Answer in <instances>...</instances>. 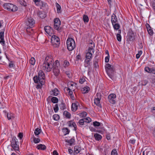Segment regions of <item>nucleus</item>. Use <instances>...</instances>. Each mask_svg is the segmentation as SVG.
<instances>
[{"label":"nucleus","mask_w":155,"mask_h":155,"mask_svg":"<svg viewBox=\"0 0 155 155\" xmlns=\"http://www.w3.org/2000/svg\"><path fill=\"white\" fill-rule=\"evenodd\" d=\"M45 74L42 70H40L38 73V76H35L33 78L34 82L38 83L36 87L37 89L41 88L42 85L45 83Z\"/></svg>","instance_id":"1"},{"label":"nucleus","mask_w":155,"mask_h":155,"mask_svg":"<svg viewBox=\"0 0 155 155\" xmlns=\"http://www.w3.org/2000/svg\"><path fill=\"white\" fill-rule=\"evenodd\" d=\"M53 62L51 58L46 57L44 63L41 66V68L46 71H50L54 66Z\"/></svg>","instance_id":"2"},{"label":"nucleus","mask_w":155,"mask_h":155,"mask_svg":"<svg viewBox=\"0 0 155 155\" xmlns=\"http://www.w3.org/2000/svg\"><path fill=\"white\" fill-rule=\"evenodd\" d=\"M105 68L107 74L110 80H113L114 73L113 66L109 64H107L105 65Z\"/></svg>","instance_id":"3"},{"label":"nucleus","mask_w":155,"mask_h":155,"mask_svg":"<svg viewBox=\"0 0 155 155\" xmlns=\"http://www.w3.org/2000/svg\"><path fill=\"white\" fill-rule=\"evenodd\" d=\"M66 44L68 49L69 51L73 50L75 47V41L72 38H68Z\"/></svg>","instance_id":"4"},{"label":"nucleus","mask_w":155,"mask_h":155,"mask_svg":"<svg viewBox=\"0 0 155 155\" xmlns=\"http://www.w3.org/2000/svg\"><path fill=\"white\" fill-rule=\"evenodd\" d=\"M3 6L5 9L10 11L15 12L18 10L16 5L10 3H5L3 5Z\"/></svg>","instance_id":"5"},{"label":"nucleus","mask_w":155,"mask_h":155,"mask_svg":"<svg viewBox=\"0 0 155 155\" xmlns=\"http://www.w3.org/2000/svg\"><path fill=\"white\" fill-rule=\"evenodd\" d=\"M59 62L58 60H56L54 64L53 68V72L55 76H58L59 73Z\"/></svg>","instance_id":"6"},{"label":"nucleus","mask_w":155,"mask_h":155,"mask_svg":"<svg viewBox=\"0 0 155 155\" xmlns=\"http://www.w3.org/2000/svg\"><path fill=\"white\" fill-rule=\"evenodd\" d=\"M92 46H91V48H90L88 50V52L86 53V59H88V60L91 59L92 57V54L94 53V50L93 47H94V44H92V43H91Z\"/></svg>","instance_id":"7"},{"label":"nucleus","mask_w":155,"mask_h":155,"mask_svg":"<svg viewBox=\"0 0 155 155\" xmlns=\"http://www.w3.org/2000/svg\"><path fill=\"white\" fill-rule=\"evenodd\" d=\"M61 25V21L58 18L54 19V28L55 29L57 30L59 32L61 31V28H59Z\"/></svg>","instance_id":"8"},{"label":"nucleus","mask_w":155,"mask_h":155,"mask_svg":"<svg viewBox=\"0 0 155 155\" xmlns=\"http://www.w3.org/2000/svg\"><path fill=\"white\" fill-rule=\"evenodd\" d=\"M18 140L15 137H13L12 139L11 146L15 150H18L19 149L18 145L17 144Z\"/></svg>","instance_id":"9"},{"label":"nucleus","mask_w":155,"mask_h":155,"mask_svg":"<svg viewBox=\"0 0 155 155\" xmlns=\"http://www.w3.org/2000/svg\"><path fill=\"white\" fill-rule=\"evenodd\" d=\"M26 25L30 28L34 26L35 24L34 20L31 17L28 18L26 20Z\"/></svg>","instance_id":"10"},{"label":"nucleus","mask_w":155,"mask_h":155,"mask_svg":"<svg viewBox=\"0 0 155 155\" xmlns=\"http://www.w3.org/2000/svg\"><path fill=\"white\" fill-rule=\"evenodd\" d=\"M116 95L114 94H110L108 97L109 101L112 104H114L116 103Z\"/></svg>","instance_id":"11"},{"label":"nucleus","mask_w":155,"mask_h":155,"mask_svg":"<svg viewBox=\"0 0 155 155\" xmlns=\"http://www.w3.org/2000/svg\"><path fill=\"white\" fill-rule=\"evenodd\" d=\"M51 41L53 44H55L57 45L60 44V40L58 37L55 35H53L52 36L51 38Z\"/></svg>","instance_id":"12"},{"label":"nucleus","mask_w":155,"mask_h":155,"mask_svg":"<svg viewBox=\"0 0 155 155\" xmlns=\"http://www.w3.org/2000/svg\"><path fill=\"white\" fill-rule=\"evenodd\" d=\"M76 84L73 82H70L68 84V87L67 88V90L74 91L75 88H76Z\"/></svg>","instance_id":"13"},{"label":"nucleus","mask_w":155,"mask_h":155,"mask_svg":"<svg viewBox=\"0 0 155 155\" xmlns=\"http://www.w3.org/2000/svg\"><path fill=\"white\" fill-rule=\"evenodd\" d=\"M4 31L3 30V31H2L0 33V42L2 45H4L5 44V41L4 40Z\"/></svg>","instance_id":"14"},{"label":"nucleus","mask_w":155,"mask_h":155,"mask_svg":"<svg viewBox=\"0 0 155 155\" xmlns=\"http://www.w3.org/2000/svg\"><path fill=\"white\" fill-rule=\"evenodd\" d=\"M45 32L48 34L51 35L52 33L53 29L49 26H46L44 28Z\"/></svg>","instance_id":"15"},{"label":"nucleus","mask_w":155,"mask_h":155,"mask_svg":"<svg viewBox=\"0 0 155 155\" xmlns=\"http://www.w3.org/2000/svg\"><path fill=\"white\" fill-rule=\"evenodd\" d=\"M79 104V103L77 101H76L75 103H72L71 107L72 111H76L78 109V106Z\"/></svg>","instance_id":"16"},{"label":"nucleus","mask_w":155,"mask_h":155,"mask_svg":"<svg viewBox=\"0 0 155 155\" xmlns=\"http://www.w3.org/2000/svg\"><path fill=\"white\" fill-rule=\"evenodd\" d=\"M59 93V92L58 89L55 88L50 92V94L52 95L56 96Z\"/></svg>","instance_id":"17"},{"label":"nucleus","mask_w":155,"mask_h":155,"mask_svg":"<svg viewBox=\"0 0 155 155\" xmlns=\"http://www.w3.org/2000/svg\"><path fill=\"white\" fill-rule=\"evenodd\" d=\"M117 21L116 15L113 14L111 16V22L112 24L117 23Z\"/></svg>","instance_id":"18"},{"label":"nucleus","mask_w":155,"mask_h":155,"mask_svg":"<svg viewBox=\"0 0 155 155\" xmlns=\"http://www.w3.org/2000/svg\"><path fill=\"white\" fill-rule=\"evenodd\" d=\"M101 100L97 99L95 98L94 100V103L96 104L97 106H98L100 108H101V106L100 104V101Z\"/></svg>","instance_id":"19"},{"label":"nucleus","mask_w":155,"mask_h":155,"mask_svg":"<svg viewBox=\"0 0 155 155\" xmlns=\"http://www.w3.org/2000/svg\"><path fill=\"white\" fill-rule=\"evenodd\" d=\"M7 116L8 120H12L15 117V115L11 113H8Z\"/></svg>","instance_id":"20"},{"label":"nucleus","mask_w":155,"mask_h":155,"mask_svg":"<svg viewBox=\"0 0 155 155\" xmlns=\"http://www.w3.org/2000/svg\"><path fill=\"white\" fill-rule=\"evenodd\" d=\"M128 37L129 38L130 41L133 40L134 38V35L132 32H129L128 33Z\"/></svg>","instance_id":"21"},{"label":"nucleus","mask_w":155,"mask_h":155,"mask_svg":"<svg viewBox=\"0 0 155 155\" xmlns=\"http://www.w3.org/2000/svg\"><path fill=\"white\" fill-rule=\"evenodd\" d=\"M37 148L38 150H44L46 148V147L44 145L39 144L37 147Z\"/></svg>","instance_id":"22"},{"label":"nucleus","mask_w":155,"mask_h":155,"mask_svg":"<svg viewBox=\"0 0 155 155\" xmlns=\"http://www.w3.org/2000/svg\"><path fill=\"white\" fill-rule=\"evenodd\" d=\"M91 59L88 60V59H86L84 61V66L85 67H88L90 66V61Z\"/></svg>","instance_id":"23"},{"label":"nucleus","mask_w":155,"mask_h":155,"mask_svg":"<svg viewBox=\"0 0 155 155\" xmlns=\"http://www.w3.org/2000/svg\"><path fill=\"white\" fill-rule=\"evenodd\" d=\"M68 125L69 127H73L74 129L75 130V128L76 127V126L75 123L72 121H69L68 123Z\"/></svg>","instance_id":"24"},{"label":"nucleus","mask_w":155,"mask_h":155,"mask_svg":"<svg viewBox=\"0 0 155 155\" xmlns=\"http://www.w3.org/2000/svg\"><path fill=\"white\" fill-rule=\"evenodd\" d=\"M154 68H150L148 67H146L144 68L145 71L148 73H152Z\"/></svg>","instance_id":"25"},{"label":"nucleus","mask_w":155,"mask_h":155,"mask_svg":"<svg viewBox=\"0 0 155 155\" xmlns=\"http://www.w3.org/2000/svg\"><path fill=\"white\" fill-rule=\"evenodd\" d=\"M90 90V88L88 87H86L83 88L82 90L83 94H85L88 92Z\"/></svg>","instance_id":"26"},{"label":"nucleus","mask_w":155,"mask_h":155,"mask_svg":"<svg viewBox=\"0 0 155 155\" xmlns=\"http://www.w3.org/2000/svg\"><path fill=\"white\" fill-rule=\"evenodd\" d=\"M63 115L68 118H70L71 117V114L66 111H65L64 112Z\"/></svg>","instance_id":"27"},{"label":"nucleus","mask_w":155,"mask_h":155,"mask_svg":"<svg viewBox=\"0 0 155 155\" xmlns=\"http://www.w3.org/2000/svg\"><path fill=\"white\" fill-rule=\"evenodd\" d=\"M94 137L95 139L97 140H100L102 138V136L101 135L98 134H95L94 135Z\"/></svg>","instance_id":"28"},{"label":"nucleus","mask_w":155,"mask_h":155,"mask_svg":"<svg viewBox=\"0 0 155 155\" xmlns=\"http://www.w3.org/2000/svg\"><path fill=\"white\" fill-rule=\"evenodd\" d=\"M38 15L41 18H45L46 16V15L44 12H43L40 11L38 12Z\"/></svg>","instance_id":"29"},{"label":"nucleus","mask_w":155,"mask_h":155,"mask_svg":"<svg viewBox=\"0 0 155 155\" xmlns=\"http://www.w3.org/2000/svg\"><path fill=\"white\" fill-rule=\"evenodd\" d=\"M83 20L84 23H87L89 21L88 16L86 15H84L83 16Z\"/></svg>","instance_id":"30"},{"label":"nucleus","mask_w":155,"mask_h":155,"mask_svg":"<svg viewBox=\"0 0 155 155\" xmlns=\"http://www.w3.org/2000/svg\"><path fill=\"white\" fill-rule=\"evenodd\" d=\"M57 12L58 13H60L61 12V7L60 5L58 3H57L56 5Z\"/></svg>","instance_id":"31"},{"label":"nucleus","mask_w":155,"mask_h":155,"mask_svg":"<svg viewBox=\"0 0 155 155\" xmlns=\"http://www.w3.org/2000/svg\"><path fill=\"white\" fill-rule=\"evenodd\" d=\"M113 27L115 29L118 30L120 28V25L118 23H115L112 24Z\"/></svg>","instance_id":"32"},{"label":"nucleus","mask_w":155,"mask_h":155,"mask_svg":"<svg viewBox=\"0 0 155 155\" xmlns=\"http://www.w3.org/2000/svg\"><path fill=\"white\" fill-rule=\"evenodd\" d=\"M69 96L72 100H74L75 98L74 95L73 94L72 91H69Z\"/></svg>","instance_id":"33"},{"label":"nucleus","mask_w":155,"mask_h":155,"mask_svg":"<svg viewBox=\"0 0 155 155\" xmlns=\"http://www.w3.org/2000/svg\"><path fill=\"white\" fill-rule=\"evenodd\" d=\"M41 130L38 128H36L35 131L34 133L36 135H38L41 133Z\"/></svg>","instance_id":"34"},{"label":"nucleus","mask_w":155,"mask_h":155,"mask_svg":"<svg viewBox=\"0 0 155 155\" xmlns=\"http://www.w3.org/2000/svg\"><path fill=\"white\" fill-rule=\"evenodd\" d=\"M29 62L31 64L34 65L35 62V58L33 57L31 58Z\"/></svg>","instance_id":"35"},{"label":"nucleus","mask_w":155,"mask_h":155,"mask_svg":"<svg viewBox=\"0 0 155 155\" xmlns=\"http://www.w3.org/2000/svg\"><path fill=\"white\" fill-rule=\"evenodd\" d=\"M87 113L85 112H83L78 114L81 117H85L87 115Z\"/></svg>","instance_id":"36"},{"label":"nucleus","mask_w":155,"mask_h":155,"mask_svg":"<svg viewBox=\"0 0 155 155\" xmlns=\"http://www.w3.org/2000/svg\"><path fill=\"white\" fill-rule=\"evenodd\" d=\"M51 101L54 103H56L58 101V99L55 97H53L51 98Z\"/></svg>","instance_id":"37"},{"label":"nucleus","mask_w":155,"mask_h":155,"mask_svg":"<svg viewBox=\"0 0 155 155\" xmlns=\"http://www.w3.org/2000/svg\"><path fill=\"white\" fill-rule=\"evenodd\" d=\"M66 142L69 143L70 145H71L74 142V140L73 138H71L70 140H66Z\"/></svg>","instance_id":"38"},{"label":"nucleus","mask_w":155,"mask_h":155,"mask_svg":"<svg viewBox=\"0 0 155 155\" xmlns=\"http://www.w3.org/2000/svg\"><path fill=\"white\" fill-rule=\"evenodd\" d=\"M53 118L54 120H57L59 119V116L58 114H54L53 116Z\"/></svg>","instance_id":"39"},{"label":"nucleus","mask_w":155,"mask_h":155,"mask_svg":"<svg viewBox=\"0 0 155 155\" xmlns=\"http://www.w3.org/2000/svg\"><path fill=\"white\" fill-rule=\"evenodd\" d=\"M74 151L76 153H78L80 152V149L78 147L75 146L74 147Z\"/></svg>","instance_id":"40"},{"label":"nucleus","mask_w":155,"mask_h":155,"mask_svg":"<svg viewBox=\"0 0 155 155\" xmlns=\"http://www.w3.org/2000/svg\"><path fill=\"white\" fill-rule=\"evenodd\" d=\"M64 67H68L69 65V62L67 60H64Z\"/></svg>","instance_id":"41"},{"label":"nucleus","mask_w":155,"mask_h":155,"mask_svg":"<svg viewBox=\"0 0 155 155\" xmlns=\"http://www.w3.org/2000/svg\"><path fill=\"white\" fill-rule=\"evenodd\" d=\"M33 141L35 143H37L40 142V140L39 138H36L34 137L33 139Z\"/></svg>","instance_id":"42"},{"label":"nucleus","mask_w":155,"mask_h":155,"mask_svg":"<svg viewBox=\"0 0 155 155\" xmlns=\"http://www.w3.org/2000/svg\"><path fill=\"white\" fill-rule=\"evenodd\" d=\"M147 31L149 33V34L150 35H153V30L151 29V27L150 28H148V29H147Z\"/></svg>","instance_id":"43"},{"label":"nucleus","mask_w":155,"mask_h":155,"mask_svg":"<svg viewBox=\"0 0 155 155\" xmlns=\"http://www.w3.org/2000/svg\"><path fill=\"white\" fill-rule=\"evenodd\" d=\"M84 122H85L84 119L80 120L79 121V124L81 125H83Z\"/></svg>","instance_id":"44"},{"label":"nucleus","mask_w":155,"mask_h":155,"mask_svg":"<svg viewBox=\"0 0 155 155\" xmlns=\"http://www.w3.org/2000/svg\"><path fill=\"white\" fill-rule=\"evenodd\" d=\"M142 51H140L138 52V53L136 55V58L137 59L139 58L140 55L142 54Z\"/></svg>","instance_id":"45"},{"label":"nucleus","mask_w":155,"mask_h":155,"mask_svg":"<svg viewBox=\"0 0 155 155\" xmlns=\"http://www.w3.org/2000/svg\"><path fill=\"white\" fill-rule=\"evenodd\" d=\"M100 125V123L98 122L95 121L93 122V125L95 127H98Z\"/></svg>","instance_id":"46"},{"label":"nucleus","mask_w":155,"mask_h":155,"mask_svg":"<svg viewBox=\"0 0 155 155\" xmlns=\"http://www.w3.org/2000/svg\"><path fill=\"white\" fill-rule=\"evenodd\" d=\"M54 110L55 112H57L58 110V107L57 104H56L54 107Z\"/></svg>","instance_id":"47"},{"label":"nucleus","mask_w":155,"mask_h":155,"mask_svg":"<svg viewBox=\"0 0 155 155\" xmlns=\"http://www.w3.org/2000/svg\"><path fill=\"white\" fill-rule=\"evenodd\" d=\"M117 39L118 41H121V37L120 34H117Z\"/></svg>","instance_id":"48"},{"label":"nucleus","mask_w":155,"mask_h":155,"mask_svg":"<svg viewBox=\"0 0 155 155\" xmlns=\"http://www.w3.org/2000/svg\"><path fill=\"white\" fill-rule=\"evenodd\" d=\"M85 122L87 123H89L91 122V120L90 117H87L84 119Z\"/></svg>","instance_id":"49"},{"label":"nucleus","mask_w":155,"mask_h":155,"mask_svg":"<svg viewBox=\"0 0 155 155\" xmlns=\"http://www.w3.org/2000/svg\"><path fill=\"white\" fill-rule=\"evenodd\" d=\"M111 155H117V150H113L111 152Z\"/></svg>","instance_id":"50"},{"label":"nucleus","mask_w":155,"mask_h":155,"mask_svg":"<svg viewBox=\"0 0 155 155\" xmlns=\"http://www.w3.org/2000/svg\"><path fill=\"white\" fill-rule=\"evenodd\" d=\"M20 4L22 5L25 6L26 5V3L23 0H20L19 1Z\"/></svg>","instance_id":"51"},{"label":"nucleus","mask_w":155,"mask_h":155,"mask_svg":"<svg viewBox=\"0 0 155 155\" xmlns=\"http://www.w3.org/2000/svg\"><path fill=\"white\" fill-rule=\"evenodd\" d=\"M97 97V99L101 100V95L100 93H97L96 94Z\"/></svg>","instance_id":"52"},{"label":"nucleus","mask_w":155,"mask_h":155,"mask_svg":"<svg viewBox=\"0 0 155 155\" xmlns=\"http://www.w3.org/2000/svg\"><path fill=\"white\" fill-rule=\"evenodd\" d=\"M63 131L65 133V135L69 134V131L68 129L67 128L63 129Z\"/></svg>","instance_id":"53"},{"label":"nucleus","mask_w":155,"mask_h":155,"mask_svg":"<svg viewBox=\"0 0 155 155\" xmlns=\"http://www.w3.org/2000/svg\"><path fill=\"white\" fill-rule=\"evenodd\" d=\"M110 56H107L105 58V61L106 62H108L109 61Z\"/></svg>","instance_id":"54"},{"label":"nucleus","mask_w":155,"mask_h":155,"mask_svg":"<svg viewBox=\"0 0 155 155\" xmlns=\"http://www.w3.org/2000/svg\"><path fill=\"white\" fill-rule=\"evenodd\" d=\"M18 137L21 139L23 137V134L21 133H19L18 134Z\"/></svg>","instance_id":"55"},{"label":"nucleus","mask_w":155,"mask_h":155,"mask_svg":"<svg viewBox=\"0 0 155 155\" xmlns=\"http://www.w3.org/2000/svg\"><path fill=\"white\" fill-rule=\"evenodd\" d=\"M147 82L148 81L147 80H144L142 82V84L143 85H145Z\"/></svg>","instance_id":"56"},{"label":"nucleus","mask_w":155,"mask_h":155,"mask_svg":"<svg viewBox=\"0 0 155 155\" xmlns=\"http://www.w3.org/2000/svg\"><path fill=\"white\" fill-rule=\"evenodd\" d=\"M85 79L84 78H82L80 80L79 82L81 84H83L84 81Z\"/></svg>","instance_id":"57"},{"label":"nucleus","mask_w":155,"mask_h":155,"mask_svg":"<svg viewBox=\"0 0 155 155\" xmlns=\"http://www.w3.org/2000/svg\"><path fill=\"white\" fill-rule=\"evenodd\" d=\"M151 112L155 114V107H153L152 109Z\"/></svg>","instance_id":"58"},{"label":"nucleus","mask_w":155,"mask_h":155,"mask_svg":"<svg viewBox=\"0 0 155 155\" xmlns=\"http://www.w3.org/2000/svg\"><path fill=\"white\" fill-rule=\"evenodd\" d=\"M9 66L10 68L13 67V64L12 62H10L9 64Z\"/></svg>","instance_id":"59"},{"label":"nucleus","mask_w":155,"mask_h":155,"mask_svg":"<svg viewBox=\"0 0 155 155\" xmlns=\"http://www.w3.org/2000/svg\"><path fill=\"white\" fill-rule=\"evenodd\" d=\"M106 138L108 140H109L110 139V137L109 134H107L106 137Z\"/></svg>","instance_id":"60"},{"label":"nucleus","mask_w":155,"mask_h":155,"mask_svg":"<svg viewBox=\"0 0 155 155\" xmlns=\"http://www.w3.org/2000/svg\"><path fill=\"white\" fill-rule=\"evenodd\" d=\"M135 140H130V142L132 144H134L135 143Z\"/></svg>","instance_id":"61"},{"label":"nucleus","mask_w":155,"mask_h":155,"mask_svg":"<svg viewBox=\"0 0 155 155\" xmlns=\"http://www.w3.org/2000/svg\"><path fill=\"white\" fill-rule=\"evenodd\" d=\"M53 155H58V153L56 151L54 150L53 152Z\"/></svg>","instance_id":"62"},{"label":"nucleus","mask_w":155,"mask_h":155,"mask_svg":"<svg viewBox=\"0 0 155 155\" xmlns=\"http://www.w3.org/2000/svg\"><path fill=\"white\" fill-rule=\"evenodd\" d=\"M89 128L91 131L93 132L95 131V129L93 128V127H90Z\"/></svg>","instance_id":"63"},{"label":"nucleus","mask_w":155,"mask_h":155,"mask_svg":"<svg viewBox=\"0 0 155 155\" xmlns=\"http://www.w3.org/2000/svg\"><path fill=\"white\" fill-rule=\"evenodd\" d=\"M76 58H77V59L78 60L81 59V56L79 54L77 56Z\"/></svg>","instance_id":"64"}]
</instances>
